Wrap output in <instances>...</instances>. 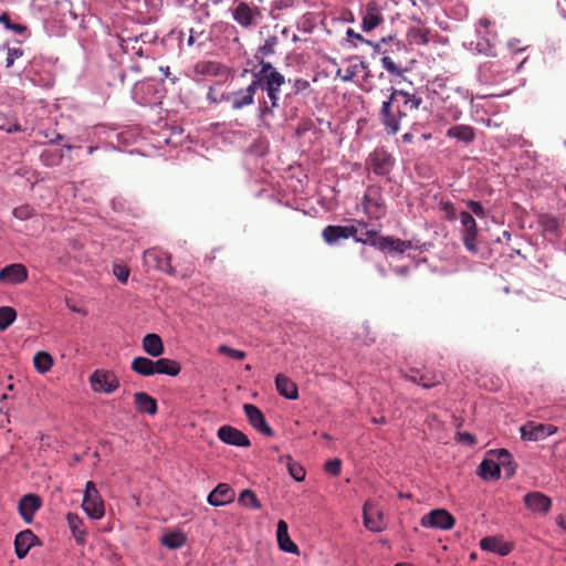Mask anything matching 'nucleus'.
I'll list each match as a JSON object with an SVG mask.
<instances>
[{
  "label": "nucleus",
  "mask_w": 566,
  "mask_h": 566,
  "mask_svg": "<svg viewBox=\"0 0 566 566\" xmlns=\"http://www.w3.org/2000/svg\"><path fill=\"white\" fill-rule=\"evenodd\" d=\"M525 506L533 513L545 515L552 507V500L542 492L533 491L524 495Z\"/></svg>",
  "instance_id": "15"
},
{
  "label": "nucleus",
  "mask_w": 566,
  "mask_h": 566,
  "mask_svg": "<svg viewBox=\"0 0 566 566\" xmlns=\"http://www.w3.org/2000/svg\"><path fill=\"white\" fill-rule=\"evenodd\" d=\"M280 460L281 462L286 463L289 473L295 481L301 482L305 479L304 468L300 463L295 462L291 455L281 457Z\"/></svg>",
  "instance_id": "39"
},
{
  "label": "nucleus",
  "mask_w": 566,
  "mask_h": 566,
  "mask_svg": "<svg viewBox=\"0 0 566 566\" xmlns=\"http://www.w3.org/2000/svg\"><path fill=\"white\" fill-rule=\"evenodd\" d=\"M251 74V85L255 93L262 91L265 97L258 99L256 116L263 126L270 127L274 111L280 106V92L285 84V76L271 63L263 59L250 70L244 69L242 76Z\"/></svg>",
  "instance_id": "1"
},
{
  "label": "nucleus",
  "mask_w": 566,
  "mask_h": 566,
  "mask_svg": "<svg viewBox=\"0 0 566 566\" xmlns=\"http://www.w3.org/2000/svg\"><path fill=\"white\" fill-rule=\"evenodd\" d=\"M134 402L138 412L155 415L157 412V401L147 392H136Z\"/></svg>",
  "instance_id": "30"
},
{
  "label": "nucleus",
  "mask_w": 566,
  "mask_h": 566,
  "mask_svg": "<svg viewBox=\"0 0 566 566\" xmlns=\"http://www.w3.org/2000/svg\"><path fill=\"white\" fill-rule=\"evenodd\" d=\"M113 273L120 283H127L129 277V269L126 265L115 264Z\"/></svg>",
  "instance_id": "53"
},
{
  "label": "nucleus",
  "mask_w": 566,
  "mask_h": 566,
  "mask_svg": "<svg viewBox=\"0 0 566 566\" xmlns=\"http://www.w3.org/2000/svg\"><path fill=\"white\" fill-rule=\"evenodd\" d=\"M218 352L237 360H242L247 356L245 352L231 348L228 345H220Z\"/></svg>",
  "instance_id": "50"
},
{
  "label": "nucleus",
  "mask_w": 566,
  "mask_h": 566,
  "mask_svg": "<svg viewBox=\"0 0 566 566\" xmlns=\"http://www.w3.org/2000/svg\"><path fill=\"white\" fill-rule=\"evenodd\" d=\"M41 507V499L35 494H27L19 501V513L27 523H31L34 513Z\"/></svg>",
  "instance_id": "22"
},
{
  "label": "nucleus",
  "mask_w": 566,
  "mask_h": 566,
  "mask_svg": "<svg viewBox=\"0 0 566 566\" xmlns=\"http://www.w3.org/2000/svg\"><path fill=\"white\" fill-rule=\"evenodd\" d=\"M244 413L250 422V424L266 437H272L274 431L268 424L263 412L254 405L245 403L243 406Z\"/></svg>",
  "instance_id": "14"
},
{
  "label": "nucleus",
  "mask_w": 566,
  "mask_h": 566,
  "mask_svg": "<svg viewBox=\"0 0 566 566\" xmlns=\"http://www.w3.org/2000/svg\"><path fill=\"white\" fill-rule=\"evenodd\" d=\"M411 249H419L418 244H415L411 240H401L399 238L394 237H384L381 239L379 251L388 252L390 254H402Z\"/></svg>",
  "instance_id": "20"
},
{
  "label": "nucleus",
  "mask_w": 566,
  "mask_h": 566,
  "mask_svg": "<svg viewBox=\"0 0 566 566\" xmlns=\"http://www.w3.org/2000/svg\"><path fill=\"white\" fill-rule=\"evenodd\" d=\"M130 368L133 371H135L136 374H138L140 376H144V377L154 376L155 375V360L144 357V356H138L133 359Z\"/></svg>",
  "instance_id": "33"
},
{
  "label": "nucleus",
  "mask_w": 566,
  "mask_h": 566,
  "mask_svg": "<svg viewBox=\"0 0 566 566\" xmlns=\"http://www.w3.org/2000/svg\"><path fill=\"white\" fill-rule=\"evenodd\" d=\"M380 61L382 67L391 75L402 76L406 72V69H402L400 65L396 64L390 56H382Z\"/></svg>",
  "instance_id": "48"
},
{
  "label": "nucleus",
  "mask_w": 566,
  "mask_h": 566,
  "mask_svg": "<svg viewBox=\"0 0 566 566\" xmlns=\"http://www.w3.org/2000/svg\"><path fill=\"white\" fill-rule=\"evenodd\" d=\"M357 228L354 226H327L322 232L324 241L329 244H336L340 240L356 238Z\"/></svg>",
  "instance_id": "13"
},
{
  "label": "nucleus",
  "mask_w": 566,
  "mask_h": 566,
  "mask_svg": "<svg viewBox=\"0 0 566 566\" xmlns=\"http://www.w3.org/2000/svg\"><path fill=\"white\" fill-rule=\"evenodd\" d=\"M361 207L369 219L380 220L384 218L387 209L381 187L375 185L367 187Z\"/></svg>",
  "instance_id": "3"
},
{
  "label": "nucleus",
  "mask_w": 566,
  "mask_h": 566,
  "mask_svg": "<svg viewBox=\"0 0 566 566\" xmlns=\"http://www.w3.org/2000/svg\"><path fill=\"white\" fill-rule=\"evenodd\" d=\"M460 222L462 227V234L463 233H478V226L476 221L472 217V214L468 211H462L460 213Z\"/></svg>",
  "instance_id": "46"
},
{
  "label": "nucleus",
  "mask_w": 566,
  "mask_h": 566,
  "mask_svg": "<svg viewBox=\"0 0 566 566\" xmlns=\"http://www.w3.org/2000/svg\"><path fill=\"white\" fill-rule=\"evenodd\" d=\"M90 385L93 391L109 395L119 388V379L113 370L96 369L90 376Z\"/></svg>",
  "instance_id": "6"
},
{
  "label": "nucleus",
  "mask_w": 566,
  "mask_h": 566,
  "mask_svg": "<svg viewBox=\"0 0 566 566\" xmlns=\"http://www.w3.org/2000/svg\"><path fill=\"white\" fill-rule=\"evenodd\" d=\"M496 454L497 464H500V468L504 470L505 478L509 479L513 476L515 473V464L512 454L505 449L497 450Z\"/></svg>",
  "instance_id": "36"
},
{
  "label": "nucleus",
  "mask_w": 566,
  "mask_h": 566,
  "mask_svg": "<svg viewBox=\"0 0 566 566\" xmlns=\"http://www.w3.org/2000/svg\"><path fill=\"white\" fill-rule=\"evenodd\" d=\"M480 547L483 551L495 553L500 556H506L511 553L512 546L503 539L494 536H488L480 541Z\"/></svg>",
  "instance_id": "27"
},
{
  "label": "nucleus",
  "mask_w": 566,
  "mask_h": 566,
  "mask_svg": "<svg viewBox=\"0 0 566 566\" xmlns=\"http://www.w3.org/2000/svg\"><path fill=\"white\" fill-rule=\"evenodd\" d=\"M471 49L480 54L493 55V48L490 44V42L485 39H479L474 48Z\"/></svg>",
  "instance_id": "52"
},
{
  "label": "nucleus",
  "mask_w": 566,
  "mask_h": 566,
  "mask_svg": "<svg viewBox=\"0 0 566 566\" xmlns=\"http://www.w3.org/2000/svg\"><path fill=\"white\" fill-rule=\"evenodd\" d=\"M454 517L443 509L432 510L421 517L420 524L426 528L451 530L454 526Z\"/></svg>",
  "instance_id": "9"
},
{
  "label": "nucleus",
  "mask_w": 566,
  "mask_h": 566,
  "mask_svg": "<svg viewBox=\"0 0 566 566\" xmlns=\"http://www.w3.org/2000/svg\"><path fill=\"white\" fill-rule=\"evenodd\" d=\"M23 55V50L20 48H9L7 51L6 66L11 67L14 61Z\"/></svg>",
  "instance_id": "56"
},
{
  "label": "nucleus",
  "mask_w": 566,
  "mask_h": 566,
  "mask_svg": "<svg viewBox=\"0 0 566 566\" xmlns=\"http://www.w3.org/2000/svg\"><path fill=\"white\" fill-rule=\"evenodd\" d=\"M364 525L370 532H381L386 527L382 512L370 501L365 502L363 507Z\"/></svg>",
  "instance_id": "10"
},
{
  "label": "nucleus",
  "mask_w": 566,
  "mask_h": 566,
  "mask_svg": "<svg viewBox=\"0 0 566 566\" xmlns=\"http://www.w3.org/2000/svg\"><path fill=\"white\" fill-rule=\"evenodd\" d=\"M181 366L177 360L169 358H158L155 360V375H167L175 377L179 375Z\"/></svg>",
  "instance_id": "32"
},
{
  "label": "nucleus",
  "mask_w": 566,
  "mask_h": 566,
  "mask_svg": "<svg viewBox=\"0 0 566 566\" xmlns=\"http://www.w3.org/2000/svg\"><path fill=\"white\" fill-rule=\"evenodd\" d=\"M235 499L234 490L228 483H219L208 495L207 502L211 506H223Z\"/></svg>",
  "instance_id": "18"
},
{
  "label": "nucleus",
  "mask_w": 566,
  "mask_h": 566,
  "mask_svg": "<svg viewBox=\"0 0 566 566\" xmlns=\"http://www.w3.org/2000/svg\"><path fill=\"white\" fill-rule=\"evenodd\" d=\"M336 75L340 77L343 82H350L356 76V71L353 67H348L343 74L342 70H338Z\"/></svg>",
  "instance_id": "62"
},
{
  "label": "nucleus",
  "mask_w": 566,
  "mask_h": 566,
  "mask_svg": "<svg viewBox=\"0 0 566 566\" xmlns=\"http://www.w3.org/2000/svg\"><path fill=\"white\" fill-rule=\"evenodd\" d=\"M142 343L144 352L151 357H159L165 352L164 343L157 334L145 335Z\"/></svg>",
  "instance_id": "29"
},
{
  "label": "nucleus",
  "mask_w": 566,
  "mask_h": 566,
  "mask_svg": "<svg viewBox=\"0 0 566 566\" xmlns=\"http://www.w3.org/2000/svg\"><path fill=\"white\" fill-rule=\"evenodd\" d=\"M28 280V270L21 263H12L0 270V282L11 285L24 283Z\"/></svg>",
  "instance_id": "16"
},
{
  "label": "nucleus",
  "mask_w": 566,
  "mask_h": 566,
  "mask_svg": "<svg viewBox=\"0 0 566 566\" xmlns=\"http://www.w3.org/2000/svg\"><path fill=\"white\" fill-rule=\"evenodd\" d=\"M39 543L38 537L31 530H24L15 535L14 538V551L19 559L24 558L31 547Z\"/></svg>",
  "instance_id": "21"
},
{
  "label": "nucleus",
  "mask_w": 566,
  "mask_h": 566,
  "mask_svg": "<svg viewBox=\"0 0 566 566\" xmlns=\"http://www.w3.org/2000/svg\"><path fill=\"white\" fill-rule=\"evenodd\" d=\"M446 136L448 138H454L464 145H470L475 140L476 134L474 127L465 124H458L449 127L446 132Z\"/></svg>",
  "instance_id": "23"
},
{
  "label": "nucleus",
  "mask_w": 566,
  "mask_h": 566,
  "mask_svg": "<svg viewBox=\"0 0 566 566\" xmlns=\"http://www.w3.org/2000/svg\"><path fill=\"white\" fill-rule=\"evenodd\" d=\"M17 318V311L11 306L0 307V331L9 328Z\"/></svg>",
  "instance_id": "44"
},
{
  "label": "nucleus",
  "mask_w": 566,
  "mask_h": 566,
  "mask_svg": "<svg viewBox=\"0 0 566 566\" xmlns=\"http://www.w3.org/2000/svg\"><path fill=\"white\" fill-rule=\"evenodd\" d=\"M231 12L233 21L245 30L253 29L263 19L262 11L259 7L251 6L242 0L237 1Z\"/></svg>",
  "instance_id": "5"
},
{
  "label": "nucleus",
  "mask_w": 566,
  "mask_h": 566,
  "mask_svg": "<svg viewBox=\"0 0 566 566\" xmlns=\"http://www.w3.org/2000/svg\"><path fill=\"white\" fill-rule=\"evenodd\" d=\"M275 387L277 392L286 399L295 400L298 397L296 385L282 374L276 375Z\"/></svg>",
  "instance_id": "28"
},
{
  "label": "nucleus",
  "mask_w": 566,
  "mask_h": 566,
  "mask_svg": "<svg viewBox=\"0 0 566 566\" xmlns=\"http://www.w3.org/2000/svg\"><path fill=\"white\" fill-rule=\"evenodd\" d=\"M218 438L231 446L235 447H249L250 440L242 431L238 430L237 428H233L231 426H222L218 429L217 433Z\"/></svg>",
  "instance_id": "19"
},
{
  "label": "nucleus",
  "mask_w": 566,
  "mask_h": 566,
  "mask_svg": "<svg viewBox=\"0 0 566 566\" xmlns=\"http://www.w3.org/2000/svg\"><path fill=\"white\" fill-rule=\"evenodd\" d=\"M443 108L452 120H458L462 116V109L458 105L450 103V105H446Z\"/></svg>",
  "instance_id": "58"
},
{
  "label": "nucleus",
  "mask_w": 566,
  "mask_h": 566,
  "mask_svg": "<svg viewBox=\"0 0 566 566\" xmlns=\"http://www.w3.org/2000/svg\"><path fill=\"white\" fill-rule=\"evenodd\" d=\"M310 87V82L304 78H295L293 81V93L300 94Z\"/></svg>",
  "instance_id": "59"
},
{
  "label": "nucleus",
  "mask_w": 566,
  "mask_h": 566,
  "mask_svg": "<svg viewBox=\"0 0 566 566\" xmlns=\"http://www.w3.org/2000/svg\"><path fill=\"white\" fill-rule=\"evenodd\" d=\"M276 539L281 551L298 554L297 545L291 539L289 535V526L285 521L280 520L276 526Z\"/></svg>",
  "instance_id": "26"
},
{
  "label": "nucleus",
  "mask_w": 566,
  "mask_h": 566,
  "mask_svg": "<svg viewBox=\"0 0 566 566\" xmlns=\"http://www.w3.org/2000/svg\"><path fill=\"white\" fill-rule=\"evenodd\" d=\"M440 384V377L437 375H421L419 376V385L423 388H432Z\"/></svg>",
  "instance_id": "54"
},
{
  "label": "nucleus",
  "mask_w": 566,
  "mask_h": 566,
  "mask_svg": "<svg viewBox=\"0 0 566 566\" xmlns=\"http://www.w3.org/2000/svg\"><path fill=\"white\" fill-rule=\"evenodd\" d=\"M462 241L465 247V249L470 252L476 253L478 252V233H463L462 234Z\"/></svg>",
  "instance_id": "51"
},
{
  "label": "nucleus",
  "mask_w": 566,
  "mask_h": 566,
  "mask_svg": "<svg viewBox=\"0 0 566 566\" xmlns=\"http://www.w3.org/2000/svg\"><path fill=\"white\" fill-rule=\"evenodd\" d=\"M66 521L75 542L78 545H84L86 543L87 530L84 526L83 518L76 513L70 512L66 514Z\"/></svg>",
  "instance_id": "25"
},
{
  "label": "nucleus",
  "mask_w": 566,
  "mask_h": 566,
  "mask_svg": "<svg viewBox=\"0 0 566 566\" xmlns=\"http://www.w3.org/2000/svg\"><path fill=\"white\" fill-rule=\"evenodd\" d=\"M0 23L8 30L13 31L15 34H25L28 28L20 23L11 22L10 15L7 12L0 14Z\"/></svg>",
  "instance_id": "47"
},
{
  "label": "nucleus",
  "mask_w": 566,
  "mask_h": 566,
  "mask_svg": "<svg viewBox=\"0 0 566 566\" xmlns=\"http://www.w3.org/2000/svg\"><path fill=\"white\" fill-rule=\"evenodd\" d=\"M446 87V83L443 78H434L430 82V91L434 94H438L439 91H442Z\"/></svg>",
  "instance_id": "63"
},
{
  "label": "nucleus",
  "mask_w": 566,
  "mask_h": 566,
  "mask_svg": "<svg viewBox=\"0 0 566 566\" xmlns=\"http://www.w3.org/2000/svg\"><path fill=\"white\" fill-rule=\"evenodd\" d=\"M193 72L197 75L216 77L224 74V66L216 61H200L195 65Z\"/></svg>",
  "instance_id": "31"
},
{
  "label": "nucleus",
  "mask_w": 566,
  "mask_h": 566,
  "mask_svg": "<svg viewBox=\"0 0 566 566\" xmlns=\"http://www.w3.org/2000/svg\"><path fill=\"white\" fill-rule=\"evenodd\" d=\"M143 260L149 268H154L168 274L175 273L174 268L170 264V255L165 251L149 249L144 252Z\"/></svg>",
  "instance_id": "11"
},
{
  "label": "nucleus",
  "mask_w": 566,
  "mask_h": 566,
  "mask_svg": "<svg viewBox=\"0 0 566 566\" xmlns=\"http://www.w3.org/2000/svg\"><path fill=\"white\" fill-rule=\"evenodd\" d=\"M33 364L40 374H45L52 368L53 358L46 352H38L33 357Z\"/></svg>",
  "instance_id": "38"
},
{
  "label": "nucleus",
  "mask_w": 566,
  "mask_h": 566,
  "mask_svg": "<svg viewBox=\"0 0 566 566\" xmlns=\"http://www.w3.org/2000/svg\"><path fill=\"white\" fill-rule=\"evenodd\" d=\"M396 164V159L385 148H376L369 154L367 165L371 171L380 177H388Z\"/></svg>",
  "instance_id": "7"
},
{
  "label": "nucleus",
  "mask_w": 566,
  "mask_h": 566,
  "mask_svg": "<svg viewBox=\"0 0 566 566\" xmlns=\"http://www.w3.org/2000/svg\"><path fill=\"white\" fill-rule=\"evenodd\" d=\"M406 116V112L399 107L397 102L391 99V94L381 103L379 122L388 135H396L400 130V122Z\"/></svg>",
  "instance_id": "2"
},
{
  "label": "nucleus",
  "mask_w": 566,
  "mask_h": 566,
  "mask_svg": "<svg viewBox=\"0 0 566 566\" xmlns=\"http://www.w3.org/2000/svg\"><path fill=\"white\" fill-rule=\"evenodd\" d=\"M186 542L187 536L181 531L169 532L160 538V543L169 549L180 548L186 544Z\"/></svg>",
  "instance_id": "35"
},
{
  "label": "nucleus",
  "mask_w": 566,
  "mask_h": 566,
  "mask_svg": "<svg viewBox=\"0 0 566 566\" xmlns=\"http://www.w3.org/2000/svg\"><path fill=\"white\" fill-rule=\"evenodd\" d=\"M238 502L251 510H259L261 509V502L259 501L256 494L249 489L243 490L238 497Z\"/></svg>",
  "instance_id": "41"
},
{
  "label": "nucleus",
  "mask_w": 566,
  "mask_h": 566,
  "mask_svg": "<svg viewBox=\"0 0 566 566\" xmlns=\"http://www.w3.org/2000/svg\"><path fill=\"white\" fill-rule=\"evenodd\" d=\"M391 99L397 102L399 107L407 113V111L418 109L422 104V98L405 90L390 88Z\"/></svg>",
  "instance_id": "17"
},
{
  "label": "nucleus",
  "mask_w": 566,
  "mask_h": 566,
  "mask_svg": "<svg viewBox=\"0 0 566 566\" xmlns=\"http://www.w3.org/2000/svg\"><path fill=\"white\" fill-rule=\"evenodd\" d=\"M82 509L91 520L98 521L105 515L104 500L93 481L86 482Z\"/></svg>",
  "instance_id": "4"
},
{
  "label": "nucleus",
  "mask_w": 566,
  "mask_h": 566,
  "mask_svg": "<svg viewBox=\"0 0 566 566\" xmlns=\"http://www.w3.org/2000/svg\"><path fill=\"white\" fill-rule=\"evenodd\" d=\"M382 21L384 18L378 9L377 3L375 1L367 3L361 20L363 31L370 32L376 29Z\"/></svg>",
  "instance_id": "24"
},
{
  "label": "nucleus",
  "mask_w": 566,
  "mask_h": 566,
  "mask_svg": "<svg viewBox=\"0 0 566 566\" xmlns=\"http://www.w3.org/2000/svg\"><path fill=\"white\" fill-rule=\"evenodd\" d=\"M556 428L552 424L537 423L528 421L521 427V437L527 441H538L552 436Z\"/></svg>",
  "instance_id": "12"
},
{
  "label": "nucleus",
  "mask_w": 566,
  "mask_h": 566,
  "mask_svg": "<svg viewBox=\"0 0 566 566\" xmlns=\"http://www.w3.org/2000/svg\"><path fill=\"white\" fill-rule=\"evenodd\" d=\"M539 223L543 231L549 234H557L560 228L559 220L549 214L542 216Z\"/></svg>",
  "instance_id": "45"
},
{
  "label": "nucleus",
  "mask_w": 566,
  "mask_h": 566,
  "mask_svg": "<svg viewBox=\"0 0 566 566\" xmlns=\"http://www.w3.org/2000/svg\"><path fill=\"white\" fill-rule=\"evenodd\" d=\"M255 91L251 83L242 88L234 92L222 94L220 101L230 103L233 111H241L248 106H251L255 102Z\"/></svg>",
  "instance_id": "8"
},
{
  "label": "nucleus",
  "mask_w": 566,
  "mask_h": 566,
  "mask_svg": "<svg viewBox=\"0 0 566 566\" xmlns=\"http://www.w3.org/2000/svg\"><path fill=\"white\" fill-rule=\"evenodd\" d=\"M501 474V468L497 462L489 459H484L479 465V475L483 480L499 479Z\"/></svg>",
  "instance_id": "34"
},
{
  "label": "nucleus",
  "mask_w": 566,
  "mask_h": 566,
  "mask_svg": "<svg viewBox=\"0 0 566 566\" xmlns=\"http://www.w3.org/2000/svg\"><path fill=\"white\" fill-rule=\"evenodd\" d=\"M55 7L60 15L59 22L66 23L76 19V15L72 11V3L69 0L57 1Z\"/></svg>",
  "instance_id": "43"
},
{
  "label": "nucleus",
  "mask_w": 566,
  "mask_h": 566,
  "mask_svg": "<svg viewBox=\"0 0 566 566\" xmlns=\"http://www.w3.org/2000/svg\"><path fill=\"white\" fill-rule=\"evenodd\" d=\"M384 237L378 233L376 230H366L356 234V238H353L356 242L361 244H367L380 250L381 239Z\"/></svg>",
  "instance_id": "37"
},
{
  "label": "nucleus",
  "mask_w": 566,
  "mask_h": 566,
  "mask_svg": "<svg viewBox=\"0 0 566 566\" xmlns=\"http://www.w3.org/2000/svg\"><path fill=\"white\" fill-rule=\"evenodd\" d=\"M467 207L478 218H485L486 217V211H485L484 207L479 201L468 200L467 201Z\"/></svg>",
  "instance_id": "57"
},
{
  "label": "nucleus",
  "mask_w": 566,
  "mask_h": 566,
  "mask_svg": "<svg viewBox=\"0 0 566 566\" xmlns=\"http://www.w3.org/2000/svg\"><path fill=\"white\" fill-rule=\"evenodd\" d=\"M294 6V0H274L271 6V10H284Z\"/></svg>",
  "instance_id": "60"
},
{
  "label": "nucleus",
  "mask_w": 566,
  "mask_h": 566,
  "mask_svg": "<svg viewBox=\"0 0 566 566\" xmlns=\"http://www.w3.org/2000/svg\"><path fill=\"white\" fill-rule=\"evenodd\" d=\"M279 43V39L275 35H270L265 39L264 43L259 48L258 53L254 55L255 60L260 62L264 56H270L275 53V46Z\"/></svg>",
  "instance_id": "42"
},
{
  "label": "nucleus",
  "mask_w": 566,
  "mask_h": 566,
  "mask_svg": "<svg viewBox=\"0 0 566 566\" xmlns=\"http://www.w3.org/2000/svg\"><path fill=\"white\" fill-rule=\"evenodd\" d=\"M324 469L327 473L336 476L340 473V469H342V461L340 459H332V460H328L325 465H324Z\"/></svg>",
  "instance_id": "55"
},
{
  "label": "nucleus",
  "mask_w": 566,
  "mask_h": 566,
  "mask_svg": "<svg viewBox=\"0 0 566 566\" xmlns=\"http://www.w3.org/2000/svg\"><path fill=\"white\" fill-rule=\"evenodd\" d=\"M35 209L30 205H22L13 209L12 214L14 218L25 221L35 216Z\"/></svg>",
  "instance_id": "49"
},
{
  "label": "nucleus",
  "mask_w": 566,
  "mask_h": 566,
  "mask_svg": "<svg viewBox=\"0 0 566 566\" xmlns=\"http://www.w3.org/2000/svg\"><path fill=\"white\" fill-rule=\"evenodd\" d=\"M459 440L469 444H473L475 442L474 436L469 432L459 433Z\"/></svg>",
  "instance_id": "64"
},
{
  "label": "nucleus",
  "mask_w": 566,
  "mask_h": 566,
  "mask_svg": "<svg viewBox=\"0 0 566 566\" xmlns=\"http://www.w3.org/2000/svg\"><path fill=\"white\" fill-rule=\"evenodd\" d=\"M415 41L418 43V44H428L429 43V31L427 30H418L415 35Z\"/></svg>",
  "instance_id": "61"
},
{
  "label": "nucleus",
  "mask_w": 566,
  "mask_h": 566,
  "mask_svg": "<svg viewBox=\"0 0 566 566\" xmlns=\"http://www.w3.org/2000/svg\"><path fill=\"white\" fill-rule=\"evenodd\" d=\"M63 153L57 149H45L40 155L41 163L46 167L59 166L63 160Z\"/></svg>",
  "instance_id": "40"
}]
</instances>
